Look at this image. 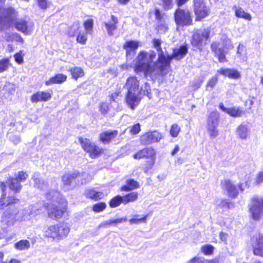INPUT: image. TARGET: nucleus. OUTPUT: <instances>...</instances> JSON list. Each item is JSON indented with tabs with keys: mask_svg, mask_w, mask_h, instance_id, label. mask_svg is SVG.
<instances>
[{
	"mask_svg": "<svg viewBox=\"0 0 263 263\" xmlns=\"http://www.w3.org/2000/svg\"><path fill=\"white\" fill-rule=\"evenodd\" d=\"M161 44V42L159 39L153 40L154 46L158 51V59L156 62H153L156 58L154 51L148 52L141 51L139 53L135 65L136 72H143L145 77H149L152 80L156 79L160 74L167 72L172 57L164 55Z\"/></svg>",
	"mask_w": 263,
	"mask_h": 263,
	"instance_id": "f257e3e1",
	"label": "nucleus"
},
{
	"mask_svg": "<svg viewBox=\"0 0 263 263\" xmlns=\"http://www.w3.org/2000/svg\"><path fill=\"white\" fill-rule=\"evenodd\" d=\"M124 87L127 90L126 96V102L133 109L140 101L139 81L136 77L130 76L127 79Z\"/></svg>",
	"mask_w": 263,
	"mask_h": 263,
	"instance_id": "f03ea898",
	"label": "nucleus"
},
{
	"mask_svg": "<svg viewBox=\"0 0 263 263\" xmlns=\"http://www.w3.org/2000/svg\"><path fill=\"white\" fill-rule=\"evenodd\" d=\"M211 50L218 58L220 62L226 61V53L228 50L233 48L231 41L226 36H223L219 41L213 42L211 45Z\"/></svg>",
	"mask_w": 263,
	"mask_h": 263,
	"instance_id": "7ed1b4c3",
	"label": "nucleus"
},
{
	"mask_svg": "<svg viewBox=\"0 0 263 263\" xmlns=\"http://www.w3.org/2000/svg\"><path fill=\"white\" fill-rule=\"evenodd\" d=\"M69 232V228L65 224H56L48 227L44 231L45 237L59 241L66 237Z\"/></svg>",
	"mask_w": 263,
	"mask_h": 263,
	"instance_id": "20e7f679",
	"label": "nucleus"
},
{
	"mask_svg": "<svg viewBox=\"0 0 263 263\" xmlns=\"http://www.w3.org/2000/svg\"><path fill=\"white\" fill-rule=\"evenodd\" d=\"M5 0H0V7L4 3ZM17 16L16 11L11 7L3 9L0 12V24L5 27H9Z\"/></svg>",
	"mask_w": 263,
	"mask_h": 263,
	"instance_id": "39448f33",
	"label": "nucleus"
},
{
	"mask_svg": "<svg viewBox=\"0 0 263 263\" xmlns=\"http://www.w3.org/2000/svg\"><path fill=\"white\" fill-rule=\"evenodd\" d=\"M220 116L218 112L212 111L208 117L206 130L211 139L215 138L218 135L217 127L219 125Z\"/></svg>",
	"mask_w": 263,
	"mask_h": 263,
	"instance_id": "423d86ee",
	"label": "nucleus"
},
{
	"mask_svg": "<svg viewBox=\"0 0 263 263\" xmlns=\"http://www.w3.org/2000/svg\"><path fill=\"white\" fill-rule=\"evenodd\" d=\"M211 30L210 28L197 30L194 32L191 40L192 45L198 49L206 44V41L210 37Z\"/></svg>",
	"mask_w": 263,
	"mask_h": 263,
	"instance_id": "0eeeda50",
	"label": "nucleus"
},
{
	"mask_svg": "<svg viewBox=\"0 0 263 263\" xmlns=\"http://www.w3.org/2000/svg\"><path fill=\"white\" fill-rule=\"evenodd\" d=\"M23 211L10 208L5 211L2 217V221L8 226H13L17 220H23L25 218L20 215Z\"/></svg>",
	"mask_w": 263,
	"mask_h": 263,
	"instance_id": "6e6552de",
	"label": "nucleus"
},
{
	"mask_svg": "<svg viewBox=\"0 0 263 263\" xmlns=\"http://www.w3.org/2000/svg\"><path fill=\"white\" fill-rule=\"evenodd\" d=\"M249 210L254 219H259L263 214V198L254 197L250 205Z\"/></svg>",
	"mask_w": 263,
	"mask_h": 263,
	"instance_id": "1a4fd4ad",
	"label": "nucleus"
},
{
	"mask_svg": "<svg viewBox=\"0 0 263 263\" xmlns=\"http://www.w3.org/2000/svg\"><path fill=\"white\" fill-rule=\"evenodd\" d=\"M6 185L3 182L0 183V210L4 207L18 202L19 199L14 196H7Z\"/></svg>",
	"mask_w": 263,
	"mask_h": 263,
	"instance_id": "9d476101",
	"label": "nucleus"
},
{
	"mask_svg": "<svg viewBox=\"0 0 263 263\" xmlns=\"http://www.w3.org/2000/svg\"><path fill=\"white\" fill-rule=\"evenodd\" d=\"M175 20L178 25H190L192 20L189 10L178 9L175 13Z\"/></svg>",
	"mask_w": 263,
	"mask_h": 263,
	"instance_id": "9b49d317",
	"label": "nucleus"
},
{
	"mask_svg": "<svg viewBox=\"0 0 263 263\" xmlns=\"http://www.w3.org/2000/svg\"><path fill=\"white\" fill-rule=\"evenodd\" d=\"M194 10L196 21H200L209 14V10L205 5L203 0L194 1Z\"/></svg>",
	"mask_w": 263,
	"mask_h": 263,
	"instance_id": "f8f14e48",
	"label": "nucleus"
},
{
	"mask_svg": "<svg viewBox=\"0 0 263 263\" xmlns=\"http://www.w3.org/2000/svg\"><path fill=\"white\" fill-rule=\"evenodd\" d=\"M46 210L48 217L56 220L61 218L66 211L65 207L59 206L53 204L48 205Z\"/></svg>",
	"mask_w": 263,
	"mask_h": 263,
	"instance_id": "ddd939ff",
	"label": "nucleus"
},
{
	"mask_svg": "<svg viewBox=\"0 0 263 263\" xmlns=\"http://www.w3.org/2000/svg\"><path fill=\"white\" fill-rule=\"evenodd\" d=\"M162 135L157 131L148 132L141 136V141L144 144H149L159 141Z\"/></svg>",
	"mask_w": 263,
	"mask_h": 263,
	"instance_id": "4468645a",
	"label": "nucleus"
},
{
	"mask_svg": "<svg viewBox=\"0 0 263 263\" xmlns=\"http://www.w3.org/2000/svg\"><path fill=\"white\" fill-rule=\"evenodd\" d=\"M252 248L254 255L263 257V234H258L253 239Z\"/></svg>",
	"mask_w": 263,
	"mask_h": 263,
	"instance_id": "2eb2a0df",
	"label": "nucleus"
},
{
	"mask_svg": "<svg viewBox=\"0 0 263 263\" xmlns=\"http://www.w3.org/2000/svg\"><path fill=\"white\" fill-rule=\"evenodd\" d=\"M221 186L230 197L235 198L238 194V191L235 184L230 180H224L222 181Z\"/></svg>",
	"mask_w": 263,
	"mask_h": 263,
	"instance_id": "dca6fc26",
	"label": "nucleus"
},
{
	"mask_svg": "<svg viewBox=\"0 0 263 263\" xmlns=\"http://www.w3.org/2000/svg\"><path fill=\"white\" fill-rule=\"evenodd\" d=\"M51 98V93L48 91H40L33 94L30 98L32 103L47 102Z\"/></svg>",
	"mask_w": 263,
	"mask_h": 263,
	"instance_id": "f3484780",
	"label": "nucleus"
},
{
	"mask_svg": "<svg viewBox=\"0 0 263 263\" xmlns=\"http://www.w3.org/2000/svg\"><path fill=\"white\" fill-rule=\"evenodd\" d=\"M219 108L224 112L227 113L232 117H240L243 111L240 107H233L231 108H226L224 106L223 103L219 104Z\"/></svg>",
	"mask_w": 263,
	"mask_h": 263,
	"instance_id": "a211bd4d",
	"label": "nucleus"
},
{
	"mask_svg": "<svg viewBox=\"0 0 263 263\" xmlns=\"http://www.w3.org/2000/svg\"><path fill=\"white\" fill-rule=\"evenodd\" d=\"M232 10L234 11L235 15L238 18H242L247 21H251L252 19L251 14L245 11L239 6L235 5L233 7Z\"/></svg>",
	"mask_w": 263,
	"mask_h": 263,
	"instance_id": "6ab92c4d",
	"label": "nucleus"
},
{
	"mask_svg": "<svg viewBox=\"0 0 263 263\" xmlns=\"http://www.w3.org/2000/svg\"><path fill=\"white\" fill-rule=\"evenodd\" d=\"M252 176L250 174L246 176L244 181L247 186L251 185H258L263 182V171L258 172L254 181H252Z\"/></svg>",
	"mask_w": 263,
	"mask_h": 263,
	"instance_id": "aec40b11",
	"label": "nucleus"
},
{
	"mask_svg": "<svg viewBox=\"0 0 263 263\" xmlns=\"http://www.w3.org/2000/svg\"><path fill=\"white\" fill-rule=\"evenodd\" d=\"M217 72L230 79H237L240 77L239 72L234 69L221 68L217 70Z\"/></svg>",
	"mask_w": 263,
	"mask_h": 263,
	"instance_id": "412c9836",
	"label": "nucleus"
},
{
	"mask_svg": "<svg viewBox=\"0 0 263 263\" xmlns=\"http://www.w3.org/2000/svg\"><path fill=\"white\" fill-rule=\"evenodd\" d=\"M155 155V152L153 148H146L141 150L134 155L136 159H140L144 158L152 157Z\"/></svg>",
	"mask_w": 263,
	"mask_h": 263,
	"instance_id": "4be33fe9",
	"label": "nucleus"
},
{
	"mask_svg": "<svg viewBox=\"0 0 263 263\" xmlns=\"http://www.w3.org/2000/svg\"><path fill=\"white\" fill-rule=\"evenodd\" d=\"M236 134L240 139L246 140L249 136L250 129L248 125L241 124L237 128Z\"/></svg>",
	"mask_w": 263,
	"mask_h": 263,
	"instance_id": "5701e85b",
	"label": "nucleus"
},
{
	"mask_svg": "<svg viewBox=\"0 0 263 263\" xmlns=\"http://www.w3.org/2000/svg\"><path fill=\"white\" fill-rule=\"evenodd\" d=\"M140 187V185L137 181L130 179H127L126 181V184L121 187V190L122 191H130Z\"/></svg>",
	"mask_w": 263,
	"mask_h": 263,
	"instance_id": "b1692460",
	"label": "nucleus"
},
{
	"mask_svg": "<svg viewBox=\"0 0 263 263\" xmlns=\"http://www.w3.org/2000/svg\"><path fill=\"white\" fill-rule=\"evenodd\" d=\"M117 135V131L104 132L100 135V140L103 143H108Z\"/></svg>",
	"mask_w": 263,
	"mask_h": 263,
	"instance_id": "393cba45",
	"label": "nucleus"
},
{
	"mask_svg": "<svg viewBox=\"0 0 263 263\" xmlns=\"http://www.w3.org/2000/svg\"><path fill=\"white\" fill-rule=\"evenodd\" d=\"M67 79V76L63 74H58L52 77L49 80L46 81L45 84L47 86L53 84H60L65 82Z\"/></svg>",
	"mask_w": 263,
	"mask_h": 263,
	"instance_id": "a878e982",
	"label": "nucleus"
},
{
	"mask_svg": "<svg viewBox=\"0 0 263 263\" xmlns=\"http://www.w3.org/2000/svg\"><path fill=\"white\" fill-rule=\"evenodd\" d=\"M85 195L87 198L95 200L102 199L104 197L103 193L92 189H87L85 192Z\"/></svg>",
	"mask_w": 263,
	"mask_h": 263,
	"instance_id": "bb28decb",
	"label": "nucleus"
},
{
	"mask_svg": "<svg viewBox=\"0 0 263 263\" xmlns=\"http://www.w3.org/2000/svg\"><path fill=\"white\" fill-rule=\"evenodd\" d=\"M111 20L108 23H105L104 25L107 31V33L109 35H113V31L117 28V24L118 23V19L114 15L111 16Z\"/></svg>",
	"mask_w": 263,
	"mask_h": 263,
	"instance_id": "cd10ccee",
	"label": "nucleus"
},
{
	"mask_svg": "<svg viewBox=\"0 0 263 263\" xmlns=\"http://www.w3.org/2000/svg\"><path fill=\"white\" fill-rule=\"evenodd\" d=\"M187 48L185 46H180L179 48H175L173 50V54L172 55V59L175 58L177 60L182 59L187 53Z\"/></svg>",
	"mask_w": 263,
	"mask_h": 263,
	"instance_id": "c85d7f7f",
	"label": "nucleus"
},
{
	"mask_svg": "<svg viewBox=\"0 0 263 263\" xmlns=\"http://www.w3.org/2000/svg\"><path fill=\"white\" fill-rule=\"evenodd\" d=\"M33 180L34 181V186L37 187L41 190L45 191L47 189L48 185L47 183L39 178V174L35 173L34 174Z\"/></svg>",
	"mask_w": 263,
	"mask_h": 263,
	"instance_id": "c756f323",
	"label": "nucleus"
},
{
	"mask_svg": "<svg viewBox=\"0 0 263 263\" xmlns=\"http://www.w3.org/2000/svg\"><path fill=\"white\" fill-rule=\"evenodd\" d=\"M81 176L79 174L72 173L66 174L64 175L62 177V180L65 185H70L72 180L76 178H79Z\"/></svg>",
	"mask_w": 263,
	"mask_h": 263,
	"instance_id": "7c9ffc66",
	"label": "nucleus"
},
{
	"mask_svg": "<svg viewBox=\"0 0 263 263\" xmlns=\"http://www.w3.org/2000/svg\"><path fill=\"white\" fill-rule=\"evenodd\" d=\"M79 141L83 148L87 153H89L92 149V146L95 144L92 143L90 140L80 137L79 139Z\"/></svg>",
	"mask_w": 263,
	"mask_h": 263,
	"instance_id": "2f4dec72",
	"label": "nucleus"
},
{
	"mask_svg": "<svg viewBox=\"0 0 263 263\" xmlns=\"http://www.w3.org/2000/svg\"><path fill=\"white\" fill-rule=\"evenodd\" d=\"M8 183L10 189L14 191L15 193H18L21 191L22 185L20 184V182L16 179L14 177L12 178L9 180V182Z\"/></svg>",
	"mask_w": 263,
	"mask_h": 263,
	"instance_id": "473e14b6",
	"label": "nucleus"
},
{
	"mask_svg": "<svg viewBox=\"0 0 263 263\" xmlns=\"http://www.w3.org/2000/svg\"><path fill=\"white\" fill-rule=\"evenodd\" d=\"M30 247V243L28 240H21L14 245V248L20 251L28 250Z\"/></svg>",
	"mask_w": 263,
	"mask_h": 263,
	"instance_id": "72a5a7b5",
	"label": "nucleus"
},
{
	"mask_svg": "<svg viewBox=\"0 0 263 263\" xmlns=\"http://www.w3.org/2000/svg\"><path fill=\"white\" fill-rule=\"evenodd\" d=\"M123 203L127 204L129 202H133L137 200L138 198V193L133 192L123 196Z\"/></svg>",
	"mask_w": 263,
	"mask_h": 263,
	"instance_id": "f704fd0d",
	"label": "nucleus"
},
{
	"mask_svg": "<svg viewBox=\"0 0 263 263\" xmlns=\"http://www.w3.org/2000/svg\"><path fill=\"white\" fill-rule=\"evenodd\" d=\"M16 28L22 32L28 33L27 23L23 20H20L15 23Z\"/></svg>",
	"mask_w": 263,
	"mask_h": 263,
	"instance_id": "c9c22d12",
	"label": "nucleus"
},
{
	"mask_svg": "<svg viewBox=\"0 0 263 263\" xmlns=\"http://www.w3.org/2000/svg\"><path fill=\"white\" fill-rule=\"evenodd\" d=\"M142 94L147 96L149 99L152 98L150 86L147 83H145L143 85H142L140 89L139 97L140 99L141 98V96Z\"/></svg>",
	"mask_w": 263,
	"mask_h": 263,
	"instance_id": "e433bc0d",
	"label": "nucleus"
},
{
	"mask_svg": "<svg viewBox=\"0 0 263 263\" xmlns=\"http://www.w3.org/2000/svg\"><path fill=\"white\" fill-rule=\"evenodd\" d=\"M71 74L73 78L77 79L84 76V72L81 67H75L70 69Z\"/></svg>",
	"mask_w": 263,
	"mask_h": 263,
	"instance_id": "4c0bfd02",
	"label": "nucleus"
},
{
	"mask_svg": "<svg viewBox=\"0 0 263 263\" xmlns=\"http://www.w3.org/2000/svg\"><path fill=\"white\" fill-rule=\"evenodd\" d=\"M121 203H123V196H117L110 200L109 205L111 208H116L120 205Z\"/></svg>",
	"mask_w": 263,
	"mask_h": 263,
	"instance_id": "58836bf2",
	"label": "nucleus"
},
{
	"mask_svg": "<svg viewBox=\"0 0 263 263\" xmlns=\"http://www.w3.org/2000/svg\"><path fill=\"white\" fill-rule=\"evenodd\" d=\"M83 25L86 33L91 34L93 26V20L91 18L88 19L84 22Z\"/></svg>",
	"mask_w": 263,
	"mask_h": 263,
	"instance_id": "ea45409f",
	"label": "nucleus"
},
{
	"mask_svg": "<svg viewBox=\"0 0 263 263\" xmlns=\"http://www.w3.org/2000/svg\"><path fill=\"white\" fill-rule=\"evenodd\" d=\"M92 149L90 151L89 154L90 156L92 158L97 157L103 153V149L95 144L92 146Z\"/></svg>",
	"mask_w": 263,
	"mask_h": 263,
	"instance_id": "a19ab883",
	"label": "nucleus"
},
{
	"mask_svg": "<svg viewBox=\"0 0 263 263\" xmlns=\"http://www.w3.org/2000/svg\"><path fill=\"white\" fill-rule=\"evenodd\" d=\"M28 177V175L26 172L20 171L14 175V178L16 179L18 181H24Z\"/></svg>",
	"mask_w": 263,
	"mask_h": 263,
	"instance_id": "79ce46f5",
	"label": "nucleus"
},
{
	"mask_svg": "<svg viewBox=\"0 0 263 263\" xmlns=\"http://www.w3.org/2000/svg\"><path fill=\"white\" fill-rule=\"evenodd\" d=\"M87 34L88 33L86 32H80L77 36V41L81 44H85L87 40Z\"/></svg>",
	"mask_w": 263,
	"mask_h": 263,
	"instance_id": "37998d69",
	"label": "nucleus"
},
{
	"mask_svg": "<svg viewBox=\"0 0 263 263\" xmlns=\"http://www.w3.org/2000/svg\"><path fill=\"white\" fill-rule=\"evenodd\" d=\"M139 46V43L136 41H129L126 43L124 45V48L127 50V52H128V49H130L132 50L136 49Z\"/></svg>",
	"mask_w": 263,
	"mask_h": 263,
	"instance_id": "c03bdc74",
	"label": "nucleus"
},
{
	"mask_svg": "<svg viewBox=\"0 0 263 263\" xmlns=\"http://www.w3.org/2000/svg\"><path fill=\"white\" fill-rule=\"evenodd\" d=\"M180 131V126L177 124H174L172 125L170 129V134L173 137H177Z\"/></svg>",
	"mask_w": 263,
	"mask_h": 263,
	"instance_id": "a18cd8bd",
	"label": "nucleus"
},
{
	"mask_svg": "<svg viewBox=\"0 0 263 263\" xmlns=\"http://www.w3.org/2000/svg\"><path fill=\"white\" fill-rule=\"evenodd\" d=\"M106 207L104 202H100L93 205L92 210L96 213L103 211Z\"/></svg>",
	"mask_w": 263,
	"mask_h": 263,
	"instance_id": "49530a36",
	"label": "nucleus"
},
{
	"mask_svg": "<svg viewBox=\"0 0 263 263\" xmlns=\"http://www.w3.org/2000/svg\"><path fill=\"white\" fill-rule=\"evenodd\" d=\"M160 1L161 2V5L165 10H168L173 8L174 5L173 0Z\"/></svg>",
	"mask_w": 263,
	"mask_h": 263,
	"instance_id": "de8ad7c7",
	"label": "nucleus"
},
{
	"mask_svg": "<svg viewBox=\"0 0 263 263\" xmlns=\"http://www.w3.org/2000/svg\"><path fill=\"white\" fill-rule=\"evenodd\" d=\"M9 66V60L8 59L0 61V73L6 70Z\"/></svg>",
	"mask_w": 263,
	"mask_h": 263,
	"instance_id": "09e8293b",
	"label": "nucleus"
},
{
	"mask_svg": "<svg viewBox=\"0 0 263 263\" xmlns=\"http://www.w3.org/2000/svg\"><path fill=\"white\" fill-rule=\"evenodd\" d=\"M129 132L132 135L138 134L141 130V125L139 123L135 124L129 127Z\"/></svg>",
	"mask_w": 263,
	"mask_h": 263,
	"instance_id": "8fccbe9b",
	"label": "nucleus"
},
{
	"mask_svg": "<svg viewBox=\"0 0 263 263\" xmlns=\"http://www.w3.org/2000/svg\"><path fill=\"white\" fill-rule=\"evenodd\" d=\"M147 216H145L141 218H132L129 220V222L130 224H138L140 222H145Z\"/></svg>",
	"mask_w": 263,
	"mask_h": 263,
	"instance_id": "3c124183",
	"label": "nucleus"
},
{
	"mask_svg": "<svg viewBox=\"0 0 263 263\" xmlns=\"http://www.w3.org/2000/svg\"><path fill=\"white\" fill-rule=\"evenodd\" d=\"M214 247L211 245H205L201 248V251L205 254H211L212 253Z\"/></svg>",
	"mask_w": 263,
	"mask_h": 263,
	"instance_id": "603ef678",
	"label": "nucleus"
},
{
	"mask_svg": "<svg viewBox=\"0 0 263 263\" xmlns=\"http://www.w3.org/2000/svg\"><path fill=\"white\" fill-rule=\"evenodd\" d=\"M15 61L18 64H22L23 62V55H22V51L16 53L14 55Z\"/></svg>",
	"mask_w": 263,
	"mask_h": 263,
	"instance_id": "864d4df0",
	"label": "nucleus"
},
{
	"mask_svg": "<svg viewBox=\"0 0 263 263\" xmlns=\"http://www.w3.org/2000/svg\"><path fill=\"white\" fill-rule=\"evenodd\" d=\"M218 81V78L217 76H215L213 78H212L209 81H208L206 86L207 87H210L211 88L215 86L217 82Z\"/></svg>",
	"mask_w": 263,
	"mask_h": 263,
	"instance_id": "5fc2aeb1",
	"label": "nucleus"
},
{
	"mask_svg": "<svg viewBox=\"0 0 263 263\" xmlns=\"http://www.w3.org/2000/svg\"><path fill=\"white\" fill-rule=\"evenodd\" d=\"M112 224H114L112 219H109L108 220L103 221L102 222H101L99 224V228H107L109 226Z\"/></svg>",
	"mask_w": 263,
	"mask_h": 263,
	"instance_id": "6e6d98bb",
	"label": "nucleus"
},
{
	"mask_svg": "<svg viewBox=\"0 0 263 263\" xmlns=\"http://www.w3.org/2000/svg\"><path fill=\"white\" fill-rule=\"evenodd\" d=\"M39 6L42 9H46L48 5V3L47 0H37Z\"/></svg>",
	"mask_w": 263,
	"mask_h": 263,
	"instance_id": "4d7b16f0",
	"label": "nucleus"
},
{
	"mask_svg": "<svg viewBox=\"0 0 263 263\" xmlns=\"http://www.w3.org/2000/svg\"><path fill=\"white\" fill-rule=\"evenodd\" d=\"M100 109L101 112L103 114H105L107 113L108 110V105L107 104L103 103L100 105Z\"/></svg>",
	"mask_w": 263,
	"mask_h": 263,
	"instance_id": "13d9d810",
	"label": "nucleus"
},
{
	"mask_svg": "<svg viewBox=\"0 0 263 263\" xmlns=\"http://www.w3.org/2000/svg\"><path fill=\"white\" fill-rule=\"evenodd\" d=\"M219 237L221 241L227 243V241L229 238V234L227 233L221 232L219 234Z\"/></svg>",
	"mask_w": 263,
	"mask_h": 263,
	"instance_id": "bf43d9fd",
	"label": "nucleus"
},
{
	"mask_svg": "<svg viewBox=\"0 0 263 263\" xmlns=\"http://www.w3.org/2000/svg\"><path fill=\"white\" fill-rule=\"evenodd\" d=\"M40 209L39 205H35L31 207L30 214L33 215H37L40 213Z\"/></svg>",
	"mask_w": 263,
	"mask_h": 263,
	"instance_id": "052dcab7",
	"label": "nucleus"
},
{
	"mask_svg": "<svg viewBox=\"0 0 263 263\" xmlns=\"http://www.w3.org/2000/svg\"><path fill=\"white\" fill-rule=\"evenodd\" d=\"M167 29V26L165 24H161L158 27V30L160 33L165 32Z\"/></svg>",
	"mask_w": 263,
	"mask_h": 263,
	"instance_id": "680f3d73",
	"label": "nucleus"
},
{
	"mask_svg": "<svg viewBox=\"0 0 263 263\" xmlns=\"http://www.w3.org/2000/svg\"><path fill=\"white\" fill-rule=\"evenodd\" d=\"M187 263H204V261L197 257H195L190 260Z\"/></svg>",
	"mask_w": 263,
	"mask_h": 263,
	"instance_id": "e2e57ef3",
	"label": "nucleus"
},
{
	"mask_svg": "<svg viewBox=\"0 0 263 263\" xmlns=\"http://www.w3.org/2000/svg\"><path fill=\"white\" fill-rule=\"evenodd\" d=\"M113 224H117L119 223H122L123 222H125L127 220V218L126 217L124 218H119L116 219H112Z\"/></svg>",
	"mask_w": 263,
	"mask_h": 263,
	"instance_id": "0e129e2a",
	"label": "nucleus"
},
{
	"mask_svg": "<svg viewBox=\"0 0 263 263\" xmlns=\"http://www.w3.org/2000/svg\"><path fill=\"white\" fill-rule=\"evenodd\" d=\"M180 147L178 145H176L174 148V149L171 152V154L172 156H174L176 155L179 151Z\"/></svg>",
	"mask_w": 263,
	"mask_h": 263,
	"instance_id": "69168bd1",
	"label": "nucleus"
},
{
	"mask_svg": "<svg viewBox=\"0 0 263 263\" xmlns=\"http://www.w3.org/2000/svg\"><path fill=\"white\" fill-rule=\"evenodd\" d=\"M243 46L241 44H239L237 48V54L240 55Z\"/></svg>",
	"mask_w": 263,
	"mask_h": 263,
	"instance_id": "338daca9",
	"label": "nucleus"
},
{
	"mask_svg": "<svg viewBox=\"0 0 263 263\" xmlns=\"http://www.w3.org/2000/svg\"><path fill=\"white\" fill-rule=\"evenodd\" d=\"M10 263H22V262L18 259L13 258L10 260Z\"/></svg>",
	"mask_w": 263,
	"mask_h": 263,
	"instance_id": "774afa93",
	"label": "nucleus"
}]
</instances>
